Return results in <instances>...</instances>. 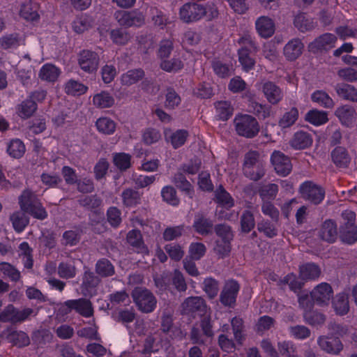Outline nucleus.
I'll return each instance as SVG.
<instances>
[{
	"label": "nucleus",
	"mask_w": 357,
	"mask_h": 357,
	"mask_svg": "<svg viewBox=\"0 0 357 357\" xmlns=\"http://www.w3.org/2000/svg\"><path fill=\"white\" fill-rule=\"evenodd\" d=\"M237 134L240 136L252 139L255 137L260 130L257 120L249 114L236 116L234 121Z\"/></svg>",
	"instance_id": "f257e3e1"
},
{
	"label": "nucleus",
	"mask_w": 357,
	"mask_h": 357,
	"mask_svg": "<svg viewBox=\"0 0 357 357\" xmlns=\"http://www.w3.org/2000/svg\"><path fill=\"white\" fill-rule=\"evenodd\" d=\"M343 222L340 227L341 240L351 245L357 241V227L355 225L356 214L351 211H344L342 213Z\"/></svg>",
	"instance_id": "f03ea898"
},
{
	"label": "nucleus",
	"mask_w": 357,
	"mask_h": 357,
	"mask_svg": "<svg viewBox=\"0 0 357 357\" xmlns=\"http://www.w3.org/2000/svg\"><path fill=\"white\" fill-rule=\"evenodd\" d=\"M132 296L139 310L144 313H150L156 307V298L146 289L135 288L132 292Z\"/></svg>",
	"instance_id": "7ed1b4c3"
},
{
	"label": "nucleus",
	"mask_w": 357,
	"mask_h": 357,
	"mask_svg": "<svg viewBox=\"0 0 357 357\" xmlns=\"http://www.w3.org/2000/svg\"><path fill=\"white\" fill-rule=\"evenodd\" d=\"M72 310H75L85 317H90L93 314V309L91 303L85 298L68 300L61 305L59 313L68 314Z\"/></svg>",
	"instance_id": "20e7f679"
},
{
	"label": "nucleus",
	"mask_w": 357,
	"mask_h": 357,
	"mask_svg": "<svg viewBox=\"0 0 357 357\" xmlns=\"http://www.w3.org/2000/svg\"><path fill=\"white\" fill-rule=\"evenodd\" d=\"M206 15V8L200 3L190 1L185 3L179 10L180 19L185 23L199 21Z\"/></svg>",
	"instance_id": "39448f33"
},
{
	"label": "nucleus",
	"mask_w": 357,
	"mask_h": 357,
	"mask_svg": "<svg viewBox=\"0 0 357 357\" xmlns=\"http://www.w3.org/2000/svg\"><path fill=\"white\" fill-rule=\"evenodd\" d=\"M114 18L119 24L125 29L132 26L139 27L145 22L144 15L138 10H117L114 13Z\"/></svg>",
	"instance_id": "423d86ee"
},
{
	"label": "nucleus",
	"mask_w": 357,
	"mask_h": 357,
	"mask_svg": "<svg viewBox=\"0 0 357 357\" xmlns=\"http://www.w3.org/2000/svg\"><path fill=\"white\" fill-rule=\"evenodd\" d=\"M100 56L96 52L89 50H82L77 56L79 68L89 74H96L100 63Z\"/></svg>",
	"instance_id": "0eeeda50"
},
{
	"label": "nucleus",
	"mask_w": 357,
	"mask_h": 357,
	"mask_svg": "<svg viewBox=\"0 0 357 357\" xmlns=\"http://www.w3.org/2000/svg\"><path fill=\"white\" fill-rule=\"evenodd\" d=\"M299 192L301 197L308 201H322L325 195L324 189L310 181L303 183Z\"/></svg>",
	"instance_id": "6e6552de"
},
{
	"label": "nucleus",
	"mask_w": 357,
	"mask_h": 357,
	"mask_svg": "<svg viewBox=\"0 0 357 357\" xmlns=\"http://www.w3.org/2000/svg\"><path fill=\"white\" fill-rule=\"evenodd\" d=\"M333 294L331 286L328 283L321 282L310 292V297L317 305L325 306L329 304Z\"/></svg>",
	"instance_id": "1a4fd4ad"
},
{
	"label": "nucleus",
	"mask_w": 357,
	"mask_h": 357,
	"mask_svg": "<svg viewBox=\"0 0 357 357\" xmlns=\"http://www.w3.org/2000/svg\"><path fill=\"white\" fill-rule=\"evenodd\" d=\"M337 37L332 33H326L316 38L308 45L309 50L313 53L328 51L335 47Z\"/></svg>",
	"instance_id": "9d476101"
},
{
	"label": "nucleus",
	"mask_w": 357,
	"mask_h": 357,
	"mask_svg": "<svg viewBox=\"0 0 357 357\" xmlns=\"http://www.w3.org/2000/svg\"><path fill=\"white\" fill-rule=\"evenodd\" d=\"M271 161L278 175L285 176L292 169L289 158L279 151H275L271 157Z\"/></svg>",
	"instance_id": "9b49d317"
},
{
	"label": "nucleus",
	"mask_w": 357,
	"mask_h": 357,
	"mask_svg": "<svg viewBox=\"0 0 357 357\" xmlns=\"http://www.w3.org/2000/svg\"><path fill=\"white\" fill-rule=\"evenodd\" d=\"M182 313L193 314L197 313L203 315L206 312V305L202 297L192 296L187 298L181 305Z\"/></svg>",
	"instance_id": "f8f14e48"
},
{
	"label": "nucleus",
	"mask_w": 357,
	"mask_h": 357,
	"mask_svg": "<svg viewBox=\"0 0 357 357\" xmlns=\"http://www.w3.org/2000/svg\"><path fill=\"white\" fill-rule=\"evenodd\" d=\"M317 344L321 350L332 355H338L344 348L338 337L331 338L327 335L319 336Z\"/></svg>",
	"instance_id": "ddd939ff"
},
{
	"label": "nucleus",
	"mask_w": 357,
	"mask_h": 357,
	"mask_svg": "<svg viewBox=\"0 0 357 357\" xmlns=\"http://www.w3.org/2000/svg\"><path fill=\"white\" fill-rule=\"evenodd\" d=\"M238 291L239 285L236 281H227L220 294L221 303L226 306L232 305L236 302Z\"/></svg>",
	"instance_id": "4468645a"
},
{
	"label": "nucleus",
	"mask_w": 357,
	"mask_h": 357,
	"mask_svg": "<svg viewBox=\"0 0 357 357\" xmlns=\"http://www.w3.org/2000/svg\"><path fill=\"white\" fill-rule=\"evenodd\" d=\"M262 91L268 102L272 105L278 104L283 97L280 88L273 82L264 83Z\"/></svg>",
	"instance_id": "2eb2a0df"
},
{
	"label": "nucleus",
	"mask_w": 357,
	"mask_h": 357,
	"mask_svg": "<svg viewBox=\"0 0 357 357\" xmlns=\"http://www.w3.org/2000/svg\"><path fill=\"white\" fill-rule=\"evenodd\" d=\"M20 209L36 219L44 220L47 217V212L40 202H21Z\"/></svg>",
	"instance_id": "dca6fc26"
},
{
	"label": "nucleus",
	"mask_w": 357,
	"mask_h": 357,
	"mask_svg": "<svg viewBox=\"0 0 357 357\" xmlns=\"http://www.w3.org/2000/svg\"><path fill=\"white\" fill-rule=\"evenodd\" d=\"M331 155L333 162L338 168H347L351 162V155L343 146L335 147L331 151Z\"/></svg>",
	"instance_id": "f3484780"
},
{
	"label": "nucleus",
	"mask_w": 357,
	"mask_h": 357,
	"mask_svg": "<svg viewBox=\"0 0 357 357\" xmlns=\"http://www.w3.org/2000/svg\"><path fill=\"white\" fill-rule=\"evenodd\" d=\"M335 114L343 126L350 127L356 119V112L354 107L344 105L337 108Z\"/></svg>",
	"instance_id": "a211bd4d"
},
{
	"label": "nucleus",
	"mask_w": 357,
	"mask_h": 357,
	"mask_svg": "<svg viewBox=\"0 0 357 357\" xmlns=\"http://www.w3.org/2000/svg\"><path fill=\"white\" fill-rule=\"evenodd\" d=\"M255 26L258 33L262 38H268L274 34L275 24L268 17H259L255 22Z\"/></svg>",
	"instance_id": "6ab92c4d"
},
{
	"label": "nucleus",
	"mask_w": 357,
	"mask_h": 357,
	"mask_svg": "<svg viewBox=\"0 0 357 357\" xmlns=\"http://www.w3.org/2000/svg\"><path fill=\"white\" fill-rule=\"evenodd\" d=\"M304 45L298 38H294L289 41L284 47V54L287 60L294 61L301 54Z\"/></svg>",
	"instance_id": "aec40b11"
},
{
	"label": "nucleus",
	"mask_w": 357,
	"mask_h": 357,
	"mask_svg": "<svg viewBox=\"0 0 357 357\" xmlns=\"http://www.w3.org/2000/svg\"><path fill=\"white\" fill-rule=\"evenodd\" d=\"M290 146L296 150L305 149L312 144V135L304 131H298L294 133L289 142Z\"/></svg>",
	"instance_id": "412c9836"
},
{
	"label": "nucleus",
	"mask_w": 357,
	"mask_h": 357,
	"mask_svg": "<svg viewBox=\"0 0 357 357\" xmlns=\"http://www.w3.org/2000/svg\"><path fill=\"white\" fill-rule=\"evenodd\" d=\"M38 4L31 0L24 1L21 6L20 15L27 21H36L39 19Z\"/></svg>",
	"instance_id": "4be33fe9"
},
{
	"label": "nucleus",
	"mask_w": 357,
	"mask_h": 357,
	"mask_svg": "<svg viewBox=\"0 0 357 357\" xmlns=\"http://www.w3.org/2000/svg\"><path fill=\"white\" fill-rule=\"evenodd\" d=\"M320 267L314 263H306L299 267V276L303 280H314L321 275Z\"/></svg>",
	"instance_id": "5701e85b"
},
{
	"label": "nucleus",
	"mask_w": 357,
	"mask_h": 357,
	"mask_svg": "<svg viewBox=\"0 0 357 357\" xmlns=\"http://www.w3.org/2000/svg\"><path fill=\"white\" fill-rule=\"evenodd\" d=\"M320 237L324 240L329 243H333L337 236V228L336 223L331 220H326L320 229L319 231Z\"/></svg>",
	"instance_id": "b1692460"
},
{
	"label": "nucleus",
	"mask_w": 357,
	"mask_h": 357,
	"mask_svg": "<svg viewBox=\"0 0 357 357\" xmlns=\"http://www.w3.org/2000/svg\"><path fill=\"white\" fill-rule=\"evenodd\" d=\"M335 90L339 97L344 100L357 102V89L348 84H337Z\"/></svg>",
	"instance_id": "393cba45"
},
{
	"label": "nucleus",
	"mask_w": 357,
	"mask_h": 357,
	"mask_svg": "<svg viewBox=\"0 0 357 357\" xmlns=\"http://www.w3.org/2000/svg\"><path fill=\"white\" fill-rule=\"evenodd\" d=\"M10 220L17 233L22 232L29 223V218L22 209L12 213L10 216Z\"/></svg>",
	"instance_id": "a878e982"
},
{
	"label": "nucleus",
	"mask_w": 357,
	"mask_h": 357,
	"mask_svg": "<svg viewBox=\"0 0 357 357\" xmlns=\"http://www.w3.org/2000/svg\"><path fill=\"white\" fill-rule=\"evenodd\" d=\"M5 335L8 342L20 347L26 346L30 342L29 336L23 331L8 329Z\"/></svg>",
	"instance_id": "bb28decb"
},
{
	"label": "nucleus",
	"mask_w": 357,
	"mask_h": 357,
	"mask_svg": "<svg viewBox=\"0 0 357 357\" xmlns=\"http://www.w3.org/2000/svg\"><path fill=\"white\" fill-rule=\"evenodd\" d=\"M233 205V202H218L215 210V214L218 218L228 220H236L238 213L234 211H231V208Z\"/></svg>",
	"instance_id": "cd10ccee"
},
{
	"label": "nucleus",
	"mask_w": 357,
	"mask_h": 357,
	"mask_svg": "<svg viewBox=\"0 0 357 357\" xmlns=\"http://www.w3.org/2000/svg\"><path fill=\"white\" fill-rule=\"evenodd\" d=\"M333 307L336 314L344 315L349 312L348 294L344 292L337 294L333 300Z\"/></svg>",
	"instance_id": "c85d7f7f"
},
{
	"label": "nucleus",
	"mask_w": 357,
	"mask_h": 357,
	"mask_svg": "<svg viewBox=\"0 0 357 357\" xmlns=\"http://www.w3.org/2000/svg\"><path fill=\"white\" fill-rule=\"evenodd\" d=\"M173 182L176 186L182 192H185L189 199H192L194 189L191 183L186 179L185 175L181 172H178L174 174Z\"/></svg>",
	"instance_id": "c756f323"
},
{
	"label": "nucleus",
	"mask_w": 357,
	"mask_h": 357,
	"mask_svg": "<svg viewBox=\"0 0 357 357\" xmlns=\"http://www.w3.org/2000/svg\"><path fill=\"white\" fill-rule=\"evenodd\" d=\"M61 73L59 68L51 63L45 64L40 70L38 76L45 81L49 82H55Z\"/></svg>",
	"instance_id": "7c9ffc66"
},
{
	"label": "nucleus",
	"mask_w": 357,
	"mask_h": 357,
	"mask_svg": "<svg viewBox=\"0 0 357 357\" xmlns=\"http://www.w3.org/2000/svg\"><path fill=\"white\" fill-rule=\"evenodd\" d=\"M145 76L142 68H135L127 71L121 75V82L123 85L130 86L142 80Z\"/></svg>",
	"instance_id": "2f4dec72"
},
{
	"label": "nucleus",
	"mask_w": 357,
	"mask_h": 357,
	"mask_svg": "<svg viewBox=\"0 0 357 357\" xmlns=\"http://www.w3.org/2000/svg\"><path fill=\"white\" fill-rule=\"evenodd\" d=\"M305 120L312 125L320 126L328 122V113L313 109L306 113Z\"/></svg>",
	"instance_id": "473e14b6"
},
{
	"label": "nucleus",
	"mask_w": 357,
	"mask_h": 357,
	"mask_svg": "<svg viewBox=\"0 0 357 357\" xmlns=\"http://www.w3.org/2000/svg\"><path fill=\"white\" fill-rule=\"evenodd\" d=\"M114 98L107 91H102L93 98V105L100 109L109 108L114 105Z\"/></svg>",
	"instance_id": "72a5a7b5"
},
{
	"label": "nucleus",
	"mask_w": 357,
	"mask_h": 357,
	"mask_svg": "<svg viewBox=\"0 0 357 357\" xmlns=\"http://www.w3.org/2000/svg\"><path fill=\"white\" fill-rule=\"evenodd\" d=\"M238 61L243 69L248 72L253 69L255 65V60L250 56V50L248 47H242L238 50Z\"/></svg>",
	"instance_id": "f704fd0d"
},
{
	"label": "nucleus",
	"mask_w": 357,
	"mask_h": 357,
	"mask_svg": "<svg viewBox=\"0 0 357 357\" xmlns=\"http://www.w3.org/2000/svg\"><path fill=\"white\" fill-rule=\"evenodd\" d=\"M6 151L10 156L18 159L23 156L26 149L21 139H13L8 142Z\"/></svg>",
	"instance_id": "c9c22d12"
},
{
	"label": "nucleus",
	"mask_w": 357,
	"mask_h": 357,
	"mask_svg": "<svg viewBox=\"0 0 357 357\" xmlns=\"http://www.w3.org/2000/svg\"><path fill=\"white\" fill-rule=\"evenodd\" d=\"M128 242L138 250V252L148 253V249L142 241V237L140 231L137 229L130 231L127 235Z\"/></svg>",
	"instance_id": "e433bc0d"
},
{
	"label": "nucleus",
	"mask_w": 357,
	"mask_h": 357,
	"mask_svg": "<svg viewBox=\"0 0 357 357\" xmlns=\"http://www.w3.org/2000/svg\"><path fill=\"white\" fill-rule=\"evenodd\" d=\"M249 112H252L259 119H265L270 116L271 107L260 104L255 100H250L248 105Z\"/></svg>",
	"instance_id": "4c0bfd02"
},
{
	"label": "nucleus",
	"mask_w": 357,
	"mask_h": 357,
	"mask_svg": "<svg viewBox=\"0 0 357 357\" xmlns=\"http://www.w3.org/2000/svg\"><path fill=\"white\" fill-rule=\"evenodd\" d=\"M312 102L317 103L324 108H332L334 106L333 99L322 90H317L311 95Z\"/></svg>",
	"instance_id": "58836bf2"
},
{
	"label": "nucleus",
	"mask_w": 357,
	"mask_h": 357,
	"mask_svg": "<svg viewBox=\"0 0 357 357\" xmlns=\"http://www.w3.org/2000/svg\"><path fill=\"white\" fill-rule=\"evenodd\" d=\"M37 109V104L33 100L27 98L17 107V112L23 119L29 118Z\"/></svg>",
	"instance_id": "ea45409f"
},
{
	"label": "nucleus",
	"mask_w": 357,
	"mask_h": 357,
	"mask_svg": "<svg viewBox=\"0 0 357 357\" xmlns=\"http://www.w3.org/2000/svg\"><path fill=\"white\" fill-rule=\"evenodd\" d=\"M184 66L183 63L179 58L174 57L171 59H165L160 61V67L167 73H176Z\"/></svg>",
	"instance_id": "a19ab883"
},
{
	"label": "nucleus",
	"mask_w": 357,
	"mask_h": 357,
	"mask_svg": "<svg viewBox=\"0 0 357 357\" xmlns=\"http://www.w3.org/2000/svg\"><path fill=\"white\" fill-rule=\"evenodd\" d=\"M109 36L112 42L117 45H126L131 38L129 32L123 28L112 29Z\"/></svg>",
	"instance_id": "79ce46f5"
},
{
	"label": "nucleus",
	"mask_w": 357,
	"mask_h": 357,
	"mask_svg": "<svg viewBox=\"0 0 357 357\" xmlns=\"http://www.w3.org/2000/svg\"><path fill=\"white\" fill-rule=\"evenodd\" d=\"M298 118V110L296 107H291L286 112L279 120L278 125L282 128H287L295 123Z\"/></svg>",
	"instance_id": "37998d69"
},
{
	"label": "nucleus",
	"mask_w": 357,
	"mask_h": 357,
	"mask_svg": "<svg viewBox=\"0 0 357 357\" xmlns=\"http://www.w3.org/2000/svg\"><path fill=\"white\" fill-rule=\"evenodd\" d=\"M194 227L199 234L206 235L211 231L213 222L209 219L197 215L194 222Z\"/></svg>",
	"instance_id": "c03bdc74"
},
{
	"label": "nucleus",
	"mask_w": 357,
	"mask_h": 357,
	"mask_svg": "<svg viewBox=\"0 0 357 357\" xmlns=\"http://www.w3.org/2000/svg\"><path fill=\"white\" fill-rule=\"evenodd\" d=\"M96 128L100 132L105 135L114 133L116 129V123L107 117L100 118L96 121Z\"/></svg>",
	"instance_id": "a18cd8bd"
},
{
	"label": "nucleus",
	"mask_w": 357,
	"mask_h": 357,
	"mask_svg": "<svg viewBox=\"0 0 357 357\" xmlns=\"http://www.w3.org/2000/svg\"><path fill=\"white\" fill-rule=\"evenodd\" d=\"M96 271L102 277H109L114 274V266L106 259H102L97 261Z\"/></svg>",
	"instance_id": "49530a36"
},
{
	"label": "nucleus",
	"mask_w": 357,
	"mask_h": 357,
	"mask_svg": "<svg viewBox=\"0 0 357 357\" xmlns=\"http://www.w3.org/2000/svg\"><path fill=\"white\" fill-rule=\"evenodd\" d=\"M131 155L126 153H118L114 154L113 162L114 165L121 172L126 171L131 166Z\"/></svg>",
	"instance_id": "de8ad7c7"
},
{
	"label": "nucleus",
	"mask_w": 357,
	"mask_h": 357,
	"mask_svg": "<svg viewBox=\"0 0 357 357\" xmlns=\"http://www.w3.org/2000/svg\"><path fill=\"white\" fill-rule=\"evenodd\" d=\"M217 117L222 121L228 120L233 114L231 104L227 101H220L215 104Z\"/></svg>",
	"instance_id": "09e8293b"
},
{
	"label": "nucleus",
	"mask_w": 357,
	"mask_h": 357,
	"mask_svg": "<svg viewBox=\"0 0 357 357\" xmlns=\"http://www.w3.org/2000/svg\"><path fill=\"white\" fill-rule=\"evenodd\" d=\"M20 44V37L17 33L6 34L0 38V45L5 50L16 48Z\"/></svg>",
	"instance_id": "8fccbe9b"
},
{
	"label": "nucleus",
	"mask_w": 357,
	"mask_h": 357,
	"mask_svg": "<svg viewBox=\"0 0 357 357\" xmlns=\"http://www.w3.org/2000/svg\"><path fill=\"white\" fill-rule=\"evenodd\" d=\"M88 88L83 84L73 79L69 80L65 86V91L68 95L79 96L86 92Z\"/></svg>",
	"instance_id": "3c124183"
},
{
	"label": "nucleus",
	"mask_w": 357,
	"mask_h": 357,
	"mask_svg": "<svg viewBox=\"0 0 357 357\" xmlns=\"http://www.w3.org/2000/svg\"><path fill=\"white\" fill-rule=\"evenodd\" d=\"M259 194L262 200L274 199L278 192V186L275 183L264 185L259 189Z\"/></svg>",
	"instance_id": "603ef678"
},
{
	"label": "nucleus",
	"mask_w": 357,
	"mask_h": 357,
	"mask_svg": "<svg viewBox=\"0 0 357 357\" xmlns=\"http://www.w3.org/2000/svg\"><path fill=\"white\" fill-rule=\"evenodd\" d=\"M303 317L306 323L314 326L322 325L326 319L323 314L317 311H306L304 312Z\"/></svg>",
	"instance_id": "864d4df0"
},
{
	"label": "nucleus",
	"mask_w": 357,
	"mask_h": 357,
	"mask_svg": "<svg viewBox=\"0 0 357 357\" xmlns=\"http://www.w3.org/2000/svg\"><path fill=\"white\" fill-rule=\"evenodd\" d=\"M294 24L301 32L307 31L314 28L313 22L306 17L304 13L298 14L294 17Z\"/></svg>",
	"instance_id": "5fc2aeb1"
},
{
	"label": "nucleus",
	"mask_w": 357,
	"mask_h": 357,
	"mask_svg": "<svg viewBox=\"0 0 357 357\" xmlns=\"http://www.w3.org/2000/svg\"><path fill=\"white\" fill-rule=\"evenodd\" d=\"M165 97V107L167 109H173L181 103V99L180 96L172 87L167 88Z\"/></svg>",
	"instance_id": "6e6d98bb"
},
{
	"label": "nucleus",
	"mask_w": 357,
	"mask_h": 357,
	"mask_svg": "<svg viewBox=\"0 0 357 357\" xmlns=\"http://www.w3.org/2000/svg\"><path fill=\"white\" fill-rule=\"evenodd\" d=\"M291 337L297 340H305L310 336V330L303 325L290 326L288 329Z\"/></svg>",
	"instance_id": "4d7b16f0"
},
{
	"label": "nucleus",
	"mask_w": 357,
	"mask_h": 357,
	"mask_svg": "<svg viewBox=\"0 0 357 357\" xmlns=\"http://www.w3.org/2000/svg\"><path fill=\"white\" fill-rule=\"evenodd\" d=\"M0 271L12 281L17 282L20 278V271L8 262L0 263Z\"/></svg>",
	"instance_id": "13d9d810"
},
{
	"label": "nucleus",
	"mask_w": 357,
	"mask_h": 357,
	"mask_svg": "<svg viewBox=\"0 0 357 357\" xmlns=\"http://www.w3.org/2000/svg\"><path fill=\"white\" fill-rule=\"evenodd\" d=\"M135 318V314L133 310H121L117 313V315L114 317L115 320L121 322L125 325L129 333H131L130 328L128 326V324L132 322Z\"/></svg>",
	"instance_id": "bf43d9fd"
},
{
	"label": "nucleus",
	"mask_w": 357,
	"mask_h": 357,
	"mask_svg": "<svg viewBox=\"0 0 357 357\" xmlns=\"http://www.w3.org/2000/svg\"><path fill=\"white\" fill-rule=\"evenodd\" d=\"M243 174L250 180L257 181L265 174V169L263 163L257 165L251 168H246Z\"/></svg>",
	"instance_id": "052dcab7"
},
{
	"label": "nucleus",
	"mask_w": 357,
	"mask_h": 357,
	"mask_svg": "<svg viewBox=\"0 0 357 357\" xmlns=\"http://www.w3.org/2000/svg\"><path fill=\"white\" fill-rule=\"evenodd\" d=\"M211 66L215 75L221 78L227 77L231 74L230 66L218 59H213L211 61Z\"/></svg>",
	"instance_id": "680f3d73"
},
{
	"label": "nucleus",
	"mask_w": 357,
	"mask_h": 357,
	"mask_svg": "<svg viewBox=\"0 0 357 357\" xmlns=\"http://www.w3.org/2000/svg\"><path fill=\"white\" fill-rule=\"evenodd\" d=\"M204 291L210 298H215L219 291L218 281L212 278H206L204 281Z\"/></svg>",
	"instance_id": "e2e57ef3"
},
{
	"label": "nucleus",
	"mask_w": 357,
	"mask_h": 357,
	"mask_svg": "<svg viewBox=\"0 0 357 357\" xmlns=\"http://www.w3.org/2000/svg\"><path fill=\"white\" fill-rule=\"evenodd\" d=\"M255 226V221L252 213L245 211L241 218V231L245 233L250 232Z\"/></svg>",
	"instance_id": "0e129e2a"
},
{
	"label": "nucleus",
	"mask_w": 357,
	"mask_h": 357,
	"mask_svg": "<svg viewBox=\"0 0 357 357\" xmlns=\"http://www.w3.org/2000/svg\"><path fill=\"white\" fill-rule=\"evenodd\" d=\"M58 274L62 278H73L76 275V268L72 264L61 262L58 266Z\"/></svg>",
	"instance_id": "69168bd1"
},
{
	"label": "nucleus",
	"mask_w": 357,
	"mask_h": 357,
	"mask_svg": "<svg viewBox=\"0 0 357 357\" xmlns=\"http://www.w3.org/2000/svg\"><path fill=\"white\" fill-rule=\"evenodd\" d=\"M231 323L234 338L238 344H241L244 340L243 320L239 317H234L231 319Z\"/></svg>",
	"instance_id": "338daca9"
},
{
	"label": "nucleus",
	"mask_w": 357,
	"mask_h": 357,
	"mask_svg": "<svg viewBox=\"0 0 357 357\" xmlns=\"http://www.w3.org/2000/svg\"><path fill=\"white\" fill-rule=\"evenodd\" d=\"M188 136V133L185 130H178L175 132L172 133L169 138L171 144L174 149H178L183 146Z\"/></svg>",
	"instance_id": "774afa93"
}]
</instances>
